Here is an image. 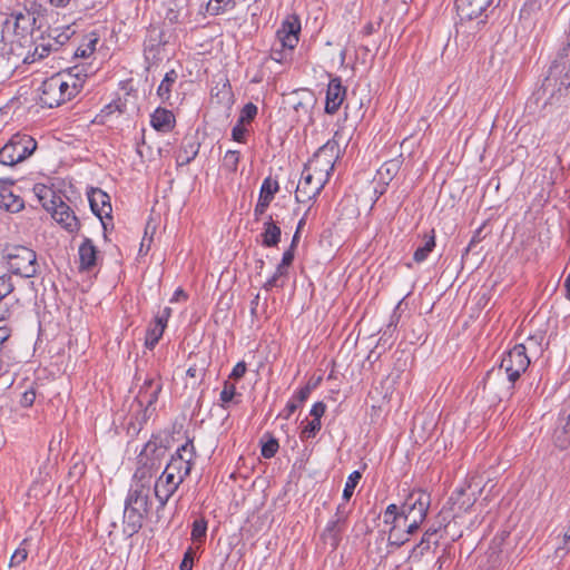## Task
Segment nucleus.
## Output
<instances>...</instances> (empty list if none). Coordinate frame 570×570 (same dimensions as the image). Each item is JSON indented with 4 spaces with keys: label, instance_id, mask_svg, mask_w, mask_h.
I'll list each match as a JSON object with an SVG mask.
<instances>
[{
    "label": "nucleus",
    "instance_id": "1",
    "mask_svg": "<svg viewBox=\"0 0 570 570\" xmlns=\"http://www.w3.org/2000/svg\"><path fill=\"white\" fill-rule=\"evenodd\" d=\"M138 464L125 499L122 531L128 537L139 532L145 518L149 513L151 507L150 490L158 471L155 460L148 459L144 453H140Z\"/></svg>",
    "mask_w": 570,
    "mask_h": 570
},
{
    "label": "nucleus",
    "instance_id": "2",
    "mask_svg": "<svg viewBox=\"0 0 570 570\" xmlns=\"http://www.w3.org/2000/svg\"><path fill=\"white\" fill-rule=\"evenodd\" d=\"M87 75L77 66L68 71L47 78L40 87V101L48 108H55L71 100L83 87Z\"/></svg>",
    "mask_w": 570,
    "mask_h": 570
},
{
    "label": "nucleus",
    "instance_id": "3",
    "mask_svg": "<svg viewBox=\"0 0 570 570\" xmlns=\"http://www.w3.org/2000/svg\"><path fill=\"white\" fill-rule=\"evenodd\" d=\"M431 505V497L422 490L412 491L401 507L391 503L384 511V522L403 521L407 533H415L426 519Z\"/></svg>",
    "mask_w": 570,
    "mask_h": 570
},
{
    "label": "nucleus",
    "instance_id": "4",
    "mask_svg": "<svg viewBox=\"0 0 570 570\" xmlns=\"http://www.w3.org/2000/svg\"><path fill=\"white\" fill-rule=\"evenodd\" d=\"M494 0H456L455 7L460 18L456 22V38L466 45L488 21V9Z\"/></svg>",
    "mask_w": 570,
    "mask_h": 570
},
{
    "label": "nucleus",
    "instance_id": "5",
    "mask_svg": "<svg viewBox=\"0 0 570 570\" xmlns=\"http://www.w3.org/2000/svg\"><path fill=\"white\" fill-rule=\"evenodd\" d=\"M41 206L51 214V217L69 233L77 232L80 223L73 210L67 205L57 191L45 184H36L32 188Z\"/></svg>",
    "mask_w": 570,
    "mask_h": 570
},
{
    "label": "nucleus",
    "instance_id": "6",
    "mask_svg": "<svg viewBox=\"0 0 570 570\" xmlns=\"http://www.w3.org/2000/svg\"><path fill=\"white\" fill-rule=\"evenodd\" d=\"M342 149L337 140V132L334 137L321 146L313 157L305 164L308 169L327 181L334 170L336 161L341 158Z\"/></svg>",
    "mask_w": 570,
    "mask_h": 570
},
{
    "label": "nucleus",
    "instance_id": "7",
    "mask_svg": "<svg viewBox=\"0 0 570 570\" xmlns=\"http://www.w3.org/2000/svg\"><path fill=\"white\" fill-rule=\"evenodd\" d=\"M4 258L9 271L21 277L30 278L37 274V254L26 246H8L4 249Z\"/></svg>",
    "mask_w": 570,
    "mask_h": 570
},
{
    "label": "nucleus",
    "instance_id": "8",
    "mask_svg": "<svg viewBox=\"0 0 570 570\" xmlns=\"http://www.w3.org/2000/svg\"><path fill=\"white\" fill-rule=\"evenodd\" d=\"M36 148L37 141L30 135L14 134L0 149V163L6 166H13L31 156Z\"/></svg>",
    "mask_w": 570,
    "mask_h": 570
},
{
    "label": "nucleus",
    "instance_id": "9",
    "mask_svg": "<svg viewBox=\"0 0 570 570\" xmlns=\"http://www.w3.org/2000/svg\"><path fill=\"white\" fill-rule=\"evenodd\" d=\"M530 365L528 347L525 344H515L503 353L499 365V372L504 373L508 381L513 385Z\"/></svg>",
    "mask_w": 570,
    "mask_h": 570
},
{
    "label": "nucleus",
    "instance_id": "10",
    "mask_svg": "<svg viewBox=\"0 0 570 570\" xmlns=\"http://www.w3.org/2000/svg\"><path fill=\"white\" fill-rule=\"evenodd\" d=\"M183 482L184 480H181L180 475H176L171 471H168L167 468L164 469L156 480H153L154 495L157 501V513L164 511L169 499L175 494Z\"/></svg>",
    "mask_w": 570,
    "mask_h": 570
},
{
    "label": "nucleus",
    "instance_id": "11",
    "mask_svg": "<svg viewBox=\"0 0 570 570\" xmlns=\"http://www.w3.org/2000/svg\"><path fill=\"white\" fill-rule=\"evenodd\" d=\"M195 459L196 449L193 439H187V441L175 451L165 468L176 475H180L181 480L185 481V479L190 474L195 464Z\"/></svg>",
    "mask_w": 570,
    "mask_h": 570
},
{
    "label": "nucleus",
    "instance_id": "12",
    "mask_svg": "<svg viewBox=\"0 0 570 570\" xmlns=\"http://www.w3.org/2000/svg\"><path fill=\"white\" fill-rule=\"evenodd\" d=\"M328 181L315 171L304 166L301 179L296 187L295 199L297 203L315 200Z\"/></svg>",
    "mask_w": 570,
    "mask_h": 570
},
{
    "label": "nucleus",
    "instance_id": "13",
    "mask_svg": "<svg viewBox=\"0 0 570 570\" xmlns=\"http://www.w3.org/2000/svg\"><path fill=\"white\" fill-rule=\"evenodd\" d=\"M163 390V383L158 377H147L140 386L135 399L139 407L144 409V416H150L155 411V404L158 401Z\"/></svg>",
    "mask_w": 570,
    "mask_h": 570
},
{
    "label": "nucleus",
    "instance_id": "14",
    "mask_svg": "<svg viewBox=\"0 0 570 570\" xmlns=\"http://www.w3.org/2000/svg\"><path fill=\"white\" fill-rule=\"evenodd\" d=\"M552 440L554 445L561 450H566L570 446V396L562 403L553 430Z\"/></svg>",
    "mask_w": 570,
    "mask_h": 570
},
{
    "label": "nucleus",
    "instance_id": "15",
    "mask_svg": "<svg viewBox=\"0 0 570 570\" xmlns=\"http://www.w3.org/2000/svg\"><path fill=\"white\" fill-rule=\"evenodd\" d=\"M301 20L297 16H288L276 32L279 46L291 53L299 41Z\"/></svg>",
    "mask_w": 570,
    "mask_h": 570
},
{
    "label": "nucleus",
    "instance_id": "16",
    "mask_svg": "<svg viewBox=\"0 0 570 570\" xmlns=\"http://www.w3.org/2000/svg\"><path fill=\"white\" fill-rule=\"evenodd\" d=\"M13 184L12 179H0V208L10 213H19L24 208V202L19 195L13 193Z\"/></svg>",
    "mask_w": 570,
    "mask_h": 570
},
{
    "label": "nucleus",
    "instance_id": "17",
    "mask_svg": "<svg viewBox=\"0 0 570 570\" xmlns=\"http://www.w3.org/2000/svg\"><path fill=\"white\" fill-rule=\"evenodd\" d=\"M346 96V87L343 86L340 77L331 78L325 99V112L334 115L342 106Z\"/></svg>",
    "mask_w": 570,
    "mask_h": 570
},
{
    "label": "nucleus",
    "instance_id": "18",
    "mask_svg": "<svg viewBox=\"0 0 570 570\" xmlns=\"http://www.w3.org/2000/svg\"><path fill=\"white\" fill-rule=\"evenodd\" d=\"M88 200L92 213L101 220L104 227H106L104 218H111L112 210L109 195L100 188H91L88 193Z\"/></svg>",
    "mask_w": 570,
    "mask_h": 570
},
{
    "label": "nucleus",
    "instance_id": "19",
    "mask_svg": "<svg viewBox=\"0 0 570 570\" xmlns=\"http://www.w3.org/2000/svg\"><path fill=\"white\" fill-rule=\"evenodd\" d=\"M279 185L276 179L272 177H266L263 180V184L259 189L258 200L254 208L255 219L258 220L261 216H263L269 206L271 202L274 199V196L278 193Z\"/></svg>",
    "mask_w": 570,
    "mask_h": 570
},
{
    "label": "nucleus",
    "instance_id": "20",
    "mask_svg": "<svg viewBox=\"0 0 570 570\" xmlns=\"http://www.w3.org/2000/svg\"><path fill=\"white\" fill-rule=\"evenodd\" d=\"M98 253V248L94 245L92 240L85 237L78 248L79 269L91 271L97 265Z\"/></svg>",
    "mask_w": 570,
    "mask_h": 570
},
{
    "label": "nucleus",
    "instance_id": "21",
    "mask_svg": "<svg viewBox=\"0 0 570 570\" xmlns=\"http://www.w3.org/2000/svg\"><path fill=\"white\" fill-rule=\"evenodd\" d=\"M36 22V17L24 10V12L12 13L11 18L6 21V26L9 28L12 24L16 35L24 36L33 30Z\"/></svg>",
    "mask_w": 570,
    "mask_h": 570
},
{
    "label": "nucleus",
    "instance_id": "22",
    "mask_svg": "<svg viewBox=\"0 0 570 570\" xmlns=\"http://www.w3.org/2000/svg\"><path fill=\"white\" fill-rule=\"evenodd\" d=\"M200 144L195 136L185 137L177 153V164L188 165L198 155Z\"/></svg>",
    "mask_w": 570,
    "mask_h": 570
},
{
    "label": "nucleus",
    "instance_id": "23",
    "mask_svg": "<svg viewBox=\"0 0 570 570\" xmlns=\"http://www.w3.org/2000/svg\"><path fill=\"white\" fill-rule=\"evenodd\" d=\"M282 230L272 215H268L263 224L261 234L262 245L264 247H276L281 242Z\"/></svg>",
    "mask_w": 570,
    "mask_h": 570
},
{
    "label": "nucleus",
    "instance_id": "24",
    "mask_svg": "<svg viewBox=\"0 0 570 570\" xmlns=\"http://www.w3.org/2000/svg\"><path fill=\"white\" fill-rule=\"evenodd\" d=\"M150 124L157 131L169 132L175 126L174 114L158 107L150 116Z\"/></svg>",
    "mask_w": 570,
    "mask_h": 570
},
{
    "label": "nucleus",
    "instance_id": "25",
    "mask_svg": "<svg viewBox=\"0 0 570 570\" xmlns=\"http://www.w3.org/2000/svg\"><path fill=\"white\" fill-rule=\"evenodd\" d=\"M311 392L312 387L308 384L297 390L288 400L285 409L278 414V416L284 420H288L292 414L309 397Z\"/></svg>",
    "mask_w": 570,
    "mask_h": 570
},
{
    "label": "nucleus",
    "instance_id": "26",
    "mask_svg": "<svg viewBox=\"0 0 570 570\" xmlns=\"http://www.w3.org/2000/svg\"><path fill=\"white\" fill-rule=\"evenodd\" d=\"M390 525L387 543L389 546L402 547L410 541L411 535L414 533H407V527L401 529V521L384 522Z\"/></svg>",
    "mask_w": 570,
    "mask_h": 570
},
{
    "label": "nucleus",
    "instance_id": "27",
    "mask_svg": "<svg viewBox=\"0 0 570 570\" xmlns=\"http://www.w3.org/2000/svg\"><path fill=\"white\" fill-rule=\"evenodd\" d=\"M401 168V161L397 159H391L385 161L377 170V177L380 183L383 184L382 190H380V195H382L385 190V187L392 181V179L397 175Z\"/></svg>",
    "mask_w": 570,
    "mask_h": 570
},
{
    "label": "nucleus",
    "instance_id": "28",
    "mask_svg": "<svg viewBox=\"0 0 570 570\" xmlns=\"http://www.w3.org/2000/svg\"><path fill=\"white\" fill-rule=\"evenodd\" d=\"M345 521L343 520H340L335 517H333L326 524L325 529H324V532H323V535L327 539H331L332 541V546L334 548L337 547L340 540H341V534L342 532L344 531L345 529Z\"/></svg>",
    "mask_w": 570,
    "mask_h": 570
},
{
    "label": "nucleus",
    "instance_id": "29",
    "mask_svg": "<svg viewBox=\"0 0 570 570\" xmlns=\"http://www.w3.org/2000/svg\"><path fill=\"white\" fill-rule=\"evenodd\" d=\"M75 33V30L71 26H67L65 28H52L47 32V38L51 39V42L56 50H59L61 46L67 43L71 36Z\"/></svg>",
    "mask_w": 570,
    "mask_h": 570
},
{
    "label": "nucleus",
    "instance_id": "30",
    "mask_svg": "<svg viewBox=\"0 0 570 570\" xmlns=\"http://www.w3.org/2000/svg\"><path fill=\"white\" fill-rule=\"evenodd\" d=\"M177 79L178 73L174 69L166 72L164 79L161 80L160 85L157 88V96L160 98L163 102L169 100L173 86L176 83Z\"/></svg>",
    "mask_w": 570,
    "mask_h": 570
},
{
    "label": "nucleus",
    "instance_id": "31",
    "mask_svg": "<svg viewBox=\"0 0 570 570\" xmlns=\"http://www.w3.org/2000/svg\"><path fill=\"white\" fill-rule=\"evenodd\" d=\"M435 247V236L434 230L431 232L430 235H424V243L423 245L419 246L413 254L414 262L421 264L425 262L431 254V252Z\"/></svg>",
    "mask_w": 570,
    "mask_h": 570
},
{
    "label": "nucleus",
    "instance_id": "32",
    "mask_svg": "<svg viewBox=\"0 0 570 570\" xmlns=\"http://www.w3.org/2000/svg\"><path fill=\"white\" fill-rule=\"evenodd\" d=\"M99 36L96 32H90L85 37V42L81 43L73 52L76 58H88L90 57L98 43Z\"/></svg>",
    "mask_w": 570,
    "mask_h": 570
},
{
    "label": "nucleus",
    "instance_id": "33",
    "mask_svg": "<svg viewBox=\"0 0 570 570\" xmlns=\"http://www.w3.org/2000/svg\"><path fill=\"white\" fill-rule=\"evenodd\" d=\"M236 397H240V394L236 392L235 384L230 383L229 380H226L219 394V405L227 410L232 402L238 403V400H235Z\"/></svg>",
    "mask_w": 570,
    "mask_h": 570
},
{
    "label": "nucleus",
    "instance_id": "34",
    "mask_svg": "<svg viewBox=\"0 0 570 570\" xmlns=\"http://www.w3.org/2000/svg\"><path fill=\"white\" fill-rule=\"evenodd\" d=\"M51 51H57L51 39H48L47 36H42L40 41L36 43L32 61L47 57Z\"/></svg>",
    "mask_w": 570,
    "mask_h": 570
},
{
    "label": "nucleus",
    "instance_id": "35",
    "mask_svg": "<svg viewBox=\"0 0 570 570\" xmlns=\"http://www.w3.org/2000/svg\"><path fill=\"white\" fill-rule=\"evenodd\" d=\"M163 43H165V41L163 40L161 29L150 26L147 30V37L145 39L146 49L154 50Z\"/></svg>",
    "mask_w": 570,
    "mask_h": 570
},
{
    "label": "nucleus",
    "instance_id": "36",
    "mask_svg": "<svg viewBox=\"0 0 570 570\" xmlns=\"http://www.w3.org/2000/svg\"><path fill=\"white\" fill-rule=\"evenodd\" d=\"M239 0H209L207 10L213 16H218L227 9H233Z\"/></svg>",
    "mask_w": 570,
    "mask_h": 570
},
{
    "label": "nucleus",
    "instance_id": "37",
    "mask_svg": "<svg viewBox=\"0 0 570 570\" xmlns=\"http://www.w3.org/2000/svg\"><path fill=\"white\" fill-rule=\"evenodd\" d=\"M164 332H165L164 330H161L160 327L150 323L146 331V336H145L146 348L153 350L158 344L160 338L163 337Z\"/></svg>",
    "mask_w": 570,
    "mask_h": 570
},
{
    "label": "nucleus",
    "instance_id": "38",
    "mask_svg": "<svg viewBox=\"0 0 570 570\" xmlns=\"http://www.w3.org/2000/svg\"><path fill=\"white\" fill-rule=\"evenodd\" d=\"M431 548V539L428 537H422L421 541L413 547L409 554L410 561H420L422 557L430 550Z\"/></svg>",
    "mask_w": 570,
    "mask_h": 570
},
{
    "label": "nucleus",
    "instance_id": "39",
    "mask_svg": "<svg viewBox=\"0 0 570 570\" xmlns=\"http://www.w3.org/2000/svg\"><path fill=\"white\" fill-rule=\"evenodd\" d=\"M361 478H362V474L360 471H353L347 476L345 487L343 489V494H342V498L345 502H347L352 498L354 490H355L356 485L358 484Z\"/></svg>",
    "mask_w": 570,
    "mask_h": 570
},
{
    "label": "nucleus",
    "instance_id": "40",
    "mask_svg": "<svg viewBox=\"0 0 570 570\" xmlns=\"http://www.w3.org/2000/svg\"><path fill=\"white\" fill-rule=\"evenodd\" d=\"M207 532V521L204 518L196 519L191 524V540L202 542Z\"/></svg>",
    "mask_w": 570,
    "mask_h": 570
},
{
    "label": "nucleus",
    "instance_id": "41",
    "mask_svg": "<svg viewBox=\"0 0 570 570\" xmlns=\"http://www.w3.org/2000/svg\"><path fill=\"white\" fill-rule=\"evenodd\" d=\"M240 160V153L237 150H227L224 159L223 166L228 171L235 173L237 170L238 164Z\"/></svg>",
    "mask_w": 570,
    "mask_h": 570
},
{
    "label": "nucleus",
    "instance_id": "42",
    "mask_svg": "<svg viewBox=\"0 0 570 570\" xmlns=\"http://www.w3.org/2000/svg\"><path fill=\"white\" fill-rule=\"evenodd\" d=\"M257 111H258L257 106L254 105L253 102H248L242 108L237 121H239L240 124H245V125L250 124L254 120V118L256 117Z\"/></svg>",
    "mask_w": 570,
    "mask_h": 570
},
{
    "label": "nucleus",
    "instance_id": "43",
    "mask_svg": "<svg viewBox=\"0 0 570 570\" xmlns=\"http://www.w3.org/2000/svg\"><path fill=\"white\" fill-rule=\"evenodd\" d=\"M27 542H28L27 539L22 540L20 546L14 550V552L12 553V556L10 558V563H9L10 567H18L27 559V557H28V550L26 548Z\"/></svg>",
    "mask_w": 570,
    "mask_h": 570
},
{
    "label": "nucleus",
    "instance_id": "44",
    "mask_svg": "<svg viewBox=\"0 0 570 570\" xmlns=\"http://www.w3.org/2000/svg\"><path fill=\"white\" fill-rule=\"evenodd\" d=\"M171 313H173L171 308L169 306H165L163 309H160L154 316V320L151 323L165 331V328L167 327L168 321L171 316Z\"/></svg>",
    "mask_w": 570,
    "mask_h": 570
},
{
    "label": "nucleus",
    "instance_id": "45",
    "mask_svg": "<svg viewBox=\"0 0 570 570\" xmlns=\"http://www.w3.org/2000/svg\"><path fill=\"white\" fill-rule=\"evenodd\" d=\"M322 422L320 420H312L307 422L304 429L301 432V439H311L314 438L321 430Z\"/></svg>",
    "mask_w": 570,
    "mask_h": 570
},
{
    "label": "nucleus",
    "instance_id": "46",
    "mask_svg": "<svg viewBox=\"0 0 570 570\" xmlns=\"http://www.w3.org/2000/svg\"><path fill=\"white\" fill-rule=\"evenodd\" d=\"M279 448L278 441L274 438H271L267 442H265L262 446V456L265 459H272L275 456Z\"/></svg>",
    "mask_w": 570,
    "mask_h": 570
},
{
    "label": "nucleus",
    "instance_id": "47",
    "mask_svg": "<svg viewBox=\"0 0 570 570\" xmlns=\"http://www.w3.org/2000/svg\"><path fill=\"white\" fill-rule=\"evenodd\" d=\"M14 289V284L8 275L0 276V301L7 298Z\"/></svg>",
    "mask_w": 570,
    "mask_h": 570
},
{
    "label": "nucleus",
    "instance_id": "48",
    "mask_svg": "<svg viewBox=\"0 0 570 570\" xmlns=\"http://www.w3.org/2000/svg\"><path fill=\"white\" fill-rule=\"evenodd\" d=\"M247 128L245 124H240L239 121L232 129V138L237 142H245Z\"/></svg>",
    "mask_w": 570,
    "mask_h": 570
},
{
    "label": "nucleus",
    "instance_id": "49",
    "mask_svg": "<svg viewBox=\"0 0 570 570\" xmlns=\"http://www.w3.org/2000/svg\"><path fill=\"white\" fill-rule=\"evenodd\" d=\"M24 10L28 13H32V16L36 17V20L39 17H42L46 12V8L42 4L37 3L36 1H27Z\"/></svg>",
    "mask_w": 570,
    "mask_h": 570
},
{
    "label": "nucleus",
    "instance_id": "50",
    "mask_svg": "<svg viewBox=\"0 0 570 570\" xmlns=\"http://www.w3.org/2000/svg\"><path fill=\"white\" fill-rule=\"evenodd\" d=\"M10 337V330L6 326L0 327V374L3 370V360L2 356L4 354V344Z\"/></svg>",
    "mask_w": 570,
    "mask_h": 570
},
{
    "label": "nucleus",
    "instance_id": "51",
    "mask_svg": "<svg viewBox=\"0 0 570 570\" xmlns=\"http://www.w3.org/2000/svg\"><path fill=\"white\" fill-rule=\"evenodd\" d=\"M36 401V391L33 387H30L26 390L21 397H20V404L23 407H30Z\"/></svg>",
    "mask_w": 570,
    "mask_h": 570
},
{
    "label": "nucleus",
    "instance_id": "52",
    "mask_svg": "<svg viewBox=\"0 0 570 570\" xmlns=\"http://www.w3.org/2000/svg\"><path fill=\"white\" fill-rule=\"evenodd\" d=\"M246 370H247V367H246V363L244 361L236 363V365L233 367V370L229 374V379H233V380L242 379L245 375Z\"/></svg>",
    "mask_w": 570,
    "mask_h": 570
},
{
    "label": "nucleus",
    "instance_id": "53",
    "mask_svg": "<svg viewBox=\"0 0 570 570\" xmlns=\"http://www.w3.org/2000/svg\"><path fill=\"white\" fill-rule=\"evenodd\" d=\"M326 411V405L325 403L323 402H316L313 404L311 411H309V414L311 416H313L314 420H320L322 419V416L324 415Z\"/></svg>",
    "mask_w": 570,
    "mask_h": 570
},
{
    "label": "nucleus",
    "instance_id": "54",
    "mask_svg": "<svg viewBox=\"0 0 570 570\" xmlns=\"http://www.w3.org/2000/svg\"><path fill=\"white\" fill-rule=\"evenodd\" d=\"M165 19L168 20L173 24L180 23L181 20H180V11H179V9L171 8V7L168 8V10L166 12V16H165Z\"/></svg>",
    "mask_w": 570,
    "mask_h": 570
},
{
    "label": "nucleus",
    "instance_id": "55",
    "mask_svg": "<svg viewBox=\"0 0 570 570\" xmlns=\"http://www.w3.org/2000/svg\"><path fill=\"white\" fill-rule=\"evenodd\" d=\"M193 563H194V559H193V556H191V551L188 550L185 553L184 559L181 560L179 568H180V570H191Z\"/></svg>",
    "mask_w": 570,
    "mask_h": 570
},
{
    "label": "nucleus",
    "instance_id": "56",
    "mask_svg": "<svg viewBox=\"0 0 570 570\" xmlns=\"http://www.w3.org/2000/svg\"><path fill=\"white\" fill-rule=\"evenodd\" d=\"M286 51H288V49H283L282 47L281 49H277L274 47L272 49V59L277 62L284 61L287 58Z\"/></svg>",
    "mask_w": 570,
    "mask_h": 570
},
{
    "label": "nucleus",
    "instance_id": "57",
    "mask_svg": "<svg viewBox=\"0 0 570 570\" xmlns=\"http://www.w3.org/2000/svg\"><path fill=\"white\" fill-rule=\"evenodd\" d=\"M294 256H295V250L293 248L286 249L283 253V257H282L281 264H283V265L287 266V267L291 266L293 261H294Z\"/></svg>",
    "mask_w": 570,
    "mask_h": 570
},
{
    "label": "nucleus",
    "instance_id": "58",
    "mask_svg": "<svg viewBox=\"0 0 570 570\" xmlns=\"http://www.w3.org/2000/svg\"><path fill=\"white\" fill-rule=\"evenodd\" d=\"M187 298H188V295L186 294V292H185L183 288L178 287V288L174 292V294H173V296H171V298H170V303H176V302H180V301H186Z\"/></svg>",
    "mask_w": 570,
    "mask_h": 570
},
{
    "label": "nucleus",
    "instance_id": "59",
    "mask_svg": "<svg viewBox=\"0 0 570 570\" xmlns=\"http://www.w3.org/2000/svg\"><path fill=\"white\" fill-rule=\"evenodd\" d=\"M347 515L348 512L346 510L345 503L338 504L334 517L346 522Z\"/></svg>",
    "mask_w": 570,
    "mask_h": 570
},
{
    "label": "nucleus",
    "instance_id": "60",
    "mask_svg": "<svg viewBox=\"0 0 570 570\" xmlns=\"http://www.w3.org/2000/svg\"><path fill=\"white\" fill-rule=\"evenodd\" d=\"M10 314L11 309L9 305L6 302L0 301V322L9 318Z\"/></svg>",
    "mask_w": 570,
    "mask_h": 570
},
{
    "label": "nucleus",
    "instance_id": "61",
    "mask_svg": "<svg viewBox=\"0 0 570 570\" xmlns=\"http://www.w3.org/2000/svg\"><path fill=\"white\" fill-rule=\"evenodd\" d=\"M278 278H276L275 276H271L266 282L265 284L263 285V288L265 291H271L273 289L274 287H277L278 286Z\"/></svg>",
    "mask_w": 570,
    "mask_h": 570
},
{
    "label": "nucleus",
    "instance_id": "62",
    "mask_svg": "<svg viewBox=\"0 0 570 570\" xmlns=\"http://www.w3.org/2000/svg\"><path fill=\"white\" fill-rule=\"evenodd\" d=\"M400 304L401 303L397 304L396 308L394 309V312L391 315L389 327H394L395 328L397 326V323H399V320H400V315L397 314L396 309L399 308Z\"/></svg>",
    "mask_w": 570,
    "mask_h": 570
},
{
    "label": "nucleus",
    "instance_id": "63",
    "mask_svg": "<svg viewBox=\"0 0 570 570\" xmlns=\"http://www.w3.org/2000/svg\"><path fill=\"white\" fill-rule=\"evenodd\" d=\"M309 108H311V106L303 101H299L294 106V109L296 112H299V110H303L305 115H307L309 112Z\"/></svg>",
    "mask_w": 570,
    "mask_h": 570
},
{
    "label": "nucleus",
    "instance_id": "64",
    "mask_svg": "<svg viewBox=\"0 0 570 570\" xmlns=\"http://www.w3.org/2000/svg\"><path fill=\"white\" fill-rule=\"evenodd\" d=\"M151 237L146 239L145 237L142 238V242L140 244V248H139V253L140 254H147L148 249H149V246H150V243H151Z\"/></svg>",
    "mask_w": 570,
    "mask_h": 570
}]
</instances>
